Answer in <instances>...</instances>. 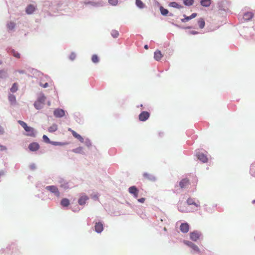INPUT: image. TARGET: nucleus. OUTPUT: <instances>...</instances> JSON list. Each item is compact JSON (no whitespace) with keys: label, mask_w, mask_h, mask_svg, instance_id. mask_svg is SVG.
Listing matches in <instances>:
<instances>
[{"label":"nucleus","mask_w":255,"mask_h":255,"mask_svg":"<svg viewBox=\"0 0 255 255\" xmlns=\"http://www.w3.org/2000/svg\"><path fill=\"white\" fill-rule=\"evenodd\" d=\"M17 90H18V84L16 83L13 84L11 88L10 89V92L12 93L16 92L17 91Z\"/></svg>","instance_id":"nucleus-29"},{"label":"nucleus","mask_w":255,"mask_h":255,"mask_svg":"<svg viewBox=\"0 0 255 255\" xmlns=\"http://www.w3.org/2000/svg\"><path fill=\"white\" fill-rule=\"evenodd\" d=\"M201 234L198 231H194L190 233V237L193 241H197L200 237Z\"/></svg>","instance_id":"nucleus-5"},{"label":"nucleus","mask_w":255,"mask_h":255,"mask_svg":"<svg viewBox=\"0 0 255 255\" xmlns=\"http://www.w3.org/2000/svg\"><path fill=\"white\" fill-rule=\"evenodd\" d=\"M187 203L189 205H194L196 207L200 206L199 202L198 201L196 202L195 200L191 198H189L187 199Z\"/></svg>","instance_id":"nucleus-17"},{"label":"nucleus","mask_w":255,"mask_h":255,"mask_svg":"<svg viewBox=\"0 0 255 255\" xmlns=\"http://www.w3.org/2000/svg\"><path fill=\"white\" fill-rule=\"evenodd\" d=\"M186 28L190 29V28H191V27L190 26H188V27H186Z\"/></svg>","instance_id":"nucleus-55"},{"label":"nucleus","mask_w":255,"mask_h":255,"mask_svg":"<svg viewBox=\"0 0 255 255\" xmlns=\"http://www.w3.org/2000/svg\"><path fill=\"white\" fill-rule=\"evenodd\" d=\"M6 150V147L5 146L0 144V150L4 151Z\"/></svg>","instance_id":"nucleus-46"},{"label":"nucleus","mask_w":255,"mask_h":255,"mask_svg":"<svg viewBox=\"0 0 255 255\" xmlns=\"http://www.w3.org/2000/svg\"><path fill=\"white\" fill-rule=\"evenodd\" d=\"M88 199L89 198L87 196L85 195H82L78 200V203L80 205H83L86 203Z\"/></svg>","instance_id":"nucleus-19"},{"label":"nucleus","mask_w":255,"mask_h":255,"mask_svg":"<svg viewBox=\"0 0 255 255\" xmlns=\"http://www.w3.org/2000/svg\"><path fill=\"white\" fill-rule=\"evenodd\" d=\"M160 10L161 13L163 15H166L168 13V10L167 9L164 8L162 6H160Z\"/></svg>","instance_id":"nucleus-35"},{"label":"nucleus","mask_w":255,"mask_h":255,"mask_svg":"<svg viewBox=\"0 0 255 255\" xmlns=\"http://www.w3.org/2000/svg\"><path fill=\"white\" fill-rule=\"evenodd\" d=\"M8 100L11 104H14L16 103L15 96L12 94H9L8 96Z\"/></svg>","instance_id":"nucleus-25"},{"label":"nucleus","mask_w":255,"mask_h":255,"mask_svg":"<svg viewBox=\"0 0 255 255\" xmlns=\"http://www.w3.org/2000/svg\"><path fill=\"white\" fill-rule=\"evenodd\" d=\"M57 129V126L56 124H53L48 128L49 132H54Z\"/></svg>","instance_id":"nucleus-30"},{"label":"nucleus","mask_w":255,"mask_h":255,"mask_svg":"<svg viewBox=\"0 0 255 255\" xmlns=\"http://www.w3.org/2000/svg\"><path fill=\"white\" fill-rule=\"evenodd\" d=\"M15 27V23L13 22H9L7 24V27L9 29L12 30Z\"/></svg>","instance_id":"nucleus-38"},{"label":"nucleus","mask_w":255,"mask_h":255,"mask_svg":"<svg viewBox=\"0 0 255 255\" xmlns=\"http://www.w3.org/2000/svg\"><path fill=\"white\" fill-rule=\"evenodd\" d=\"M92 60L94 63H98L99 62V58L97 55H93L92 57Z\"/></svg>","instance_id":"nucleus-40"},{"label":"nucleus","mask_w":255,"mask_h":255,"mask_svg":"<svg viewBox=\"0 0 255 255\" xmlns=\"http://www.w3.org/2000/svg\"><path fill=\"white\" fill-rule=\"evenodd\" d=\"M46 189L51 193L54 194L57 197H59L60 192L57 187L55 186H47L46 187Z\"/></svg>","instance_id":"nucleus-3"},{"label":"nucleus","mask_w":255,"mask_h":255,"mask_svg":"<svg viewBox=\"0 0 255 255\" xmlns=\"http://www.w3.org/2000/svg\"><path fill=\"white\" fill-rule=\"evenodd\" d=\"M185 243L191 248L194 251L200 253V250L197 246H196L195 244H193V243L189 242V241H186L185 242Z\"/></svg>","instance_id":"nucleus-14"},{"label":"nucleus","mask_w":255,"mask_h":255,"mask_svg":"<svg viewBox=\"0 0 255 255\" xmlns=\"http://www.w3.org/2000/svg\"><path fill=\"white\" fill-rule=\"evenodd\" d=\"M11 54L15 57L16 58H20V54L18 52L14 50H11Z\"/></svg>","instance_id":"nucleus-33"},{"label":"nucleus","mask_w":255,"mask_h":255,"mask_svg":"<svg viewBox=\"0 0 255 255\" xmlns=\"http://www.w3.org/2000/svg\"><path fill=\"white\" fill-rule=\"evenodd\" d=\"M35 10V6L33 4L28 5L26 8V12L27 14H31Z\"/></svg>","instance_id":"nucleus-20"},{"label":"nucleus","mask_w":255,"mask_h":255,"mask_svg":"<svg viewBox=\"0 0 255 255\" xmlns=\"http://www.w3.org/2000/svg\"><path fill=\"white\" fill-rule=\"evenodd\" d=\"M189 34H193V35L197 34H198V32H197L196 31L192 30V31H191L189 32Z\"/></svg>","instance_id":"nucleus-49"},{"label":"nucleus","mask_w":255,"mask_h":255,"mask_svg":"<svg viewBox=\"0 0 255 255\" xmlns=\"http://www.w3.org/2000/svg\"><path fill=\"white\" fill-rule=\"evenodd\" d=\"M189 184L190 181L187 178L182 179L179 183V185L181 189L187 188Z\"/></svg>","instance_id":"nucleus-4"},{"label":"nucleus","mask_w":255,"mask_h":255,"mask_svg":"<svg viewBox=\"0 0 255 255\" xmlns=\"http://www.w3.org/2000/svg\"><path fill=\"white\" fill-rule=\"evenodd\" d=\"M5 71L3 70H0V78H2L4 77Z\"/></svg>","instance_id":"nucleus-45"},{"label":"nucleus","mask_w":255,"mask_h":255,"mask_svg":"<svg viewBox=\"0 0 255 255\" xmlns=\"http://www.w3.org/2000/svg\"><path fill=\"white\" fill-rule=\"evenodd\" d=\"M68 131H70L73 136L75 137L78 139L80 142H84V139L78 133H77L76 131L72 129L71 128H68Z\"/></svg>","instance_id":"nucleus-7"},{"label":"nucleus","mask_w":255,"mask_h":255,"mask_svg":"<svg viewBox=\"0 0 255 255\" xmlns=\"http://www.w3.org/2000/svg\"><path fill=\"white\" fill-rule=\"evenodd\" d=\"M85 142L88 146H89L91 145V142L89 140H87Z\"/></svg>","instance_id":"nucleus-52"},{"label":"nucleus","mask_w":255,"mask_h":255,"mask_svg":"<svg viewBox=\"0 0 255 255\" xmlns=\"http://www.w3.org/2000/svg\"><path fill=\"white\" fill-rule=\"evenodd\" d=\"M144 47L145 49H148V48L147 45H145Z\"/></svg>","instance_id":"nucleus-54"},{"label":"nucleus","mask_w":255,"mask_h":255,"mask_svg":"<svg viewBox=\"0 0 255 255\" xmlns=\"http://www.w3.org/2000/svg\"><path fill=\"white\" fill-rule=\"evenodd\" d=\"M250 173L252 176L255 177V162L251 166Z\"/></svg>","instance_id":"nucleus-27"},{"label":"nucleus","mask_w":255,"mask_h":255,"mask_svg":"<svg viewBox=\"0 0 255 255\" xmlns=\"http://www.w3.org/2000/svg\"><path fill=\"white\" fill-rule=\"evenodd\" d=\"M254 202H255V201H254Z\"/></svg>","instance_id":"nucleus-58"},{"label":"nucleus","mask_w":255,"mask_h":255,"mask_svg":"<svg viewBox=\"0 0 255 255\" xmlns=\"http://www.w3.org/2000/svg\"><path fill=\"white\" fill-rule=\"evenodd\" d=\"M145 200V199L144 198H141L138 199V201L139 202L142 203H144Z\"/></svg>","instance_id":"nucleus-48"},{"label":"nucleus","mask_w":255,"mask_h":255,"mask_svg":"<svg viewBox=\"0 0 255 255\" xmlns=\"http://www.w3.org/2000/svg\"><path fill=\"white\" fill-rule=\"evenodd\" d=\"M135 3L137 6H138L140 8H142L144 6V4L141 0H136Z\"/></svg>","instance_id":"nucleus-31"},{"label":"nucleus","mask_w":255,"mask_h":255,"mask_svg":"<svg viewBox=\"0 0 255 255\" xmlns=\"http://www.w3.org/2000/svg\"><path fill=\"white\" fill-rule=\"evenodd\" d=\"M54 115L57 118H61L65 115V112L61 109H57L54 111Z\"/></svg>","instance_id":"nucleus-10"},{"label":"nucleus","mask_w":255,"mask_h":255,"mask_svg":"<svg viewBox=\"0 0 255 255\" xmlns=\"http://www.w3.org/2000/svg\"><path fill=\"white\" fill-rule=\"evenodd\" d=\"M4 133V129L0 126V134H2Z\"/></svg>","instance_id":"nucleus-51"},{"label":"nucleus","mask_w":255,"mask_h":255,"mask_svg":"<svg viewBox=\"0 0 255 255\" xmlns=\"http://www.w3.org/2000/svg\"><path fill=\"white\" fill-rule=\"evenodd\" d=\"M19 72L20 73H23V72L22 71H19Z\"/></svg>","instance_id":"nucleus-56"},{"label":"nucleus","mask_w":255,"mask_h":255,"mask_svg":"<svg viewBox=\"0 0 255 255\" xmlns=\"http://www.w3.org/2000/svg\"><path fill=\"white\" fill-rule=\"evenodd\" d=\"M180 230L182 233H186L189 231V226L186 223H182L180 226Z\"/></svg>","instance_id":"nucleus-13"},{"label":"nucleus","mask_w":255,"mask_h":255,"mask_svg":"<svg viewBox=\"0 0 255 255\" xmlns=\"http://www.w3.org/2000/svg\"><path fill=\"white\" fill-rule=\"evenodd\" d=\"M42 137H43V140L45 142H46V143H50L51 142L49 138L46 135H44Z\"/></svg>","instance_id":"nucleus-42"},{"label":"nucleus","mask_w":255,"mask_h":255,"mask_svg":"<svg viewBox=\"0 0 255 255\" xmlns=\"http://www.w3.org/2000/svg\"><path fill=\"white\" fill-rule=\"evenodd\" d=\"M72 151L76 153H83V148L82 147H79L73 149Z\"/></svg>","instance_id":"nucleus-34"},{"label":"nucleus","mask_w":255,"mask_h":255,"mask_svg":"<svg viewBox=\"0 0 255 255\" xmlns=\"http://www.w3.org/2000/svg\"><path fill=\"white\" fill-rule=\"evenodd\" d=\"M197 15V14L196 13H193L190 15V17H191V19H193V18H195V17H196Z\"/></svg>","instance_id":"nucleus-50"},{"label":"nucleus","mask_w":255,"mask_h":255,"mask_svg":"<svg viewBox=\"0 0 255 255\" xmlns=\"http://www.w3.org/2000/svg\"><path fill=\"white\" fill-rule=\"evenodd\" d=\"M197 22H198L199 27L201 29H202L204 27L205 25V22L204 19L203 18H200L198 20Z\"/></svg>","instance_id":"nucleus-24"},{"label":"nucleus","mask_w":255,"mask_h":255,"mask_svg":"<svg viewBox=\"0 0 255 255\" xmlns=\"http://www.w3.org/2000/svg\"><path fill=\"white\" fill-rule=\"evenodd\" d=\"M111 35L114 38H117L119 35V33L117 30H113L111 32Z\"/></svg>","instance_id":"nucleus-36"},{"label":"nucleus","mask_w":255,"mask_h":255,"mask_svg":"<svg viewBox=\"0 0 255 255\" xmlns=\"http://www.w3.org/2000/svg\"><path fill=\"white\" fill-rule=\"evenodd\" d=\"M18 123L24 129V130L27 132V135L28 136L34 137L35 136V132L33 128L30 127H28L27 124L23 121L19 120Z\"/></svg>","instance_id":"nucleus-1"},{"label":"nucleus","mask_w":255,"mask_h":255,"mask_svg":"<svg viewBox=\"0 0 255 255\" xmlns=\"http://www.w3.org/2000/svg\"><path fill=\"white\" fill-rule=\"evenodd\" d=\"M253 16L254 13L253 12H247L244 14L243 18L245 20L248 21L251 20Z\"/></svg>","instance_id":"nucleus-21"},{"label":"nucleus","mask_w":255,"mask_h":255,"mask_svg":"<svg viewBox=\"0 0 255 255\" xmlns=\"http://www.w3.org/2000/svg\"><path fill=\"white\" fill-rule=\"evenodd\" d=\"M197 156L198 159L204 163L207 162L208 161V158L207 156L202 153H198L197 154Z\"/></svg>","instance_id":"nucleus-16"},{"label":"nucleus","mask_w":255,"mask_h":255,"mask_svg":"<svg viewBox=\"0 0 255 255\" xmlns=\"http://www.w3.org/2000/svg\"><path fill=\"white\" fill-rule=\"evenodd\" d=\"M46 100V97L42 95L38 98V100L35 102L34 105L36 109H41L44 104Z\"/></svg>","instance_id":"nucleus-2"},{"label":"nucleus","mask_w":255,"mask_h":255,"mask_svg":"<svg viewBox=\"0 0 255 255\" xmlns=\"http://www.w3.org/2000/svg\"><path fill=\"white\" fill-rule=\"evenodd\" d=\"M103 225L101 222L96 223L95 226V230L98 233H101L103 230Z\"/></svg>","instance_id":"nucleus-15"},{"label":"nucleus","mask_w":255,"mask_h":255,"mask_svg":"<svg viewBox=\"0 0 255 255\" xmlns=\"http://www.w3.org/2000/svg\"><path fill=\"white\" fill-rule=\"evenodd\" d=\"M169 6L172 7L177 8H181L183 7L182 6L179 5L176 2H171L169 3Z\"/></svg>","instance_id":"nucleus-26"},{"label":"nucleus","mask_w":255,"mask_h":255,"mask_svg":"<svg viewBox=\"0 0 255 255\" xmlns=\"http://www.w3.org/2000/svg\"><path fill=\"white\" fill-rule=\"evenodd\" d=\"M200 3H201V4L203 6L208 7L210 5L211 3V0H201Z\"/></svg>","instance_id":"nucleus-22"},{"label":"nucleus","mask_w":255,"mask_h":255,"mask_svg":"<svg viewBox=\"0 0 255 255\" xmlns=\"http://www.w3.org/2000/svg\"><path fill=\"white\" fill-rule=\"evenodd\" d=\"M149 116L150 114L148 112H142L139 115V120L142 122L145 121L149 118Z\"/></svg>","instance_id":"nucleus-6"},{"label":"nucleus","mask_w":255,"mask_h":255,"mask_svg":"<svg viewBox=\"0 0 255 255\" xmlns=\"http://www.w3.org/2000/svg\"><path fill=\"white\" fill-rule=\"evenodd\" d=\"M163 55L161 51L159 50H157L154 52V58L156 61H159L162 58Z\"/></svg>","instance_id":"nucleus-18"},{"label":"nucleus","mask_w":255,"mask_h":255,"mask_svg":"<svg viewBox=\"0 0 255 255\" xmlns=\"http://www.w3.org/2000/svg\"><path fill=\"white\" fill-rule=\"evenodd\" d=\"M50 143H51L52 144L54 145H63V144L61 143V142H55V141H51Z\"/></svg>","instance_id":"nucleus-44"},{"label":"nucleus","mask_w":255,"mask_h":255,"mask_svg":"<svg viewBox=\"0 0 255 255\" xmlns=\"http://www.w3.org/2000/svg\"><path fill=\"white\" fill-rule=\"evenodd\" d=\"M76 57V55L74 53H72L70 55V59L72 60H73L75 59Z\"/></svg>","instance_id":"nucleus-43"},{"label":"nucleus","mask_w":255,"mask_h":255,"mask_svg":"<svg viewBox=\"0 0 255 255\" xmlns=\"http://www.w3.org/2000/svg\"><path fill=\"white\" fill-rule=\"evenodd\" d=\"M84 4H85V5H88V4H91L93 6H96L97 4L96 2H93V1H84L83 2Z\"/></svg>","instance_id":"nucleus-41"},{"label":"nucleus","mask_w":255,"mask_h":255,"mask_svg":"<svg viewBox=\"0 0 255 255\" xmlns=\"http://www.w3.org/2000/svg\"><path fill=\"white\" fill-rule=\"evenodd\" d=\"M108 2L112 5L116 6L118 4V0H108Z\"/></svg>","instance_id":"nucleus-39"},{"label":"nucleus","mask_w":255,"mask_h":255,"mask_svg":"<svg viewBox=\"0 0 255 255\" xmlns=\"http://www.w3.org/2000/svg\"><path fill=\"white\" fill-rule=\"evenodd\" d=\"M40 85L43 88H47L48 87V83H45V84H43L42 83L40 84Z\"/></svg>","instance_id":"nucleus-47"},{"label":"nucleus","mask_w":255,"mask_h":255,"mask_svg":"<svg viewBox=\"0 0 255 255\" xmlns=\"http://www.w3.org/2000/svg\"><path fill=\"white\" fill-rule=\"evenodd\" d=\"M68 131H70L73 136L75 137L78 139L80 142H84V139L78 133H77L76 131L72 129L71 128H68Z\"/></svg>","instance_id":"nucleus-9"},{"label":"nucleus","mask_w":255,"mask_h":255,"mask_svg":"<svg viewBox=\"0 0 255 255\" xmlns=\"http://www.w3.org/2000/svg\"><path fill=\"white\" fill-rule=\"evenodd\" d=\"M128 191L130 194H132L135 198H136L138 197V191L134 186L129 187Z\"/></svg>","instance_id":"nucleus-12"},{"label":"nucleus","mask_w":255,"mask_h":255,"mask_svg":"<svg viewBox=\"0 0 255 255\" xmlns=\"http://www.w3.org/2000/svg\"><path fill=\"white\" fill-rule=\"evenodd\" d=\"M68 131H70L73 136L75 137L78 139L80 142H84V139L78 133H77L76 131L72 129L71 128H68Z\"/></svg>","instance_id":"nucleus-8"},{"label":"nucleus","mask_w":255,"mask_h":255,"mask_svg":"<svg viewBox=\"0 0 255 255\" xmlns=\"http://www.w3.org/2000/svg\"><path fill=\"white\" fill-rule=\"evenodd\" d=\"M4 174V172L3 171H0V177Z\"/></svg>","instance_id":"nucleus-53"},{"label":"nucleus","mask_w":255,"mask_h":255,"mask_svg":"<svg viewBox=\"0 0 255 255\" xmlns=\"http://www.w3.org/2000/svg\"><path fill=\"white\" fill-rule=\"evenodd\" d=\"M70 204L69 200L67 198H63L61 201V205L63 207H68Z\"/></svg>","instance_id":"nucleus-23"},{"label":"nucleus","mask_w":255,"mask_h":255,"mask_svg":"<svg viewBox=\"0 0 255 255\" xmlns=\"http://www.w3.org/2000/svg\"><path fill=\"white\" fill-rule=\"evenodd\" d=\"M28 148L31 151H36L39 149V145L37 142H32L29 145Z\"/></svg>","instance_id":"nucleus-11"},{"label":"nucleus","mask_w":255,"mask_h":255,"mask_svg":"<svg viewBox=\"0 0 255 255\" xmlns=\"http://www.w3.org/2000/svg\"><path fill=\"white\" fill-rule=\"evenodd\" d=\"M2 63V62L1 61H0V65Z\"/></svg>","instance_id":"nucleus-57"},{"label":"nucleus","mask_w":255,"mask_h":255,"mask_svg":"<svg viewBox=\"0 0 255 255\" xmlns=\"http://www.w3.org/2000/svg\"><path fill=\"white\" fill-rule=\"evenodd\" d=\"M194 0H183V3L185 5L191 6L194 3Z\"/></svg>","instance_id":"nucleus-32"},{"label":"nucleus","mask_w":255,"mask_h":255,"mask_svg":"<svg viewBox=\"0 0 255 255\" xmlns=\"http://www.w3.org/2000/svg\"><path fill=\"white\" fill-rule=\"evenodd\" d=\"M183 16L184 17V18L181 19V21L182 22H186V21H188L191 19L190 16H188L184 14L183 15Z\"/></svg>","instance_id":"nucleus-37"},{"label":"nucleus","mask_w":255,"mask_h":255,"mask_svg":"<svg viewBox=\"0 0 255 255\" xmlns=\"http://www.w3.org/2000/svg\"><path fill=\"white\" fill-rule=\"evenodd\" d=\"M143 176L145 178L147 179L150 180H155L154 177H153L152 175H151L149 173H144Z\"/></svg>","instance_id":"nucleus-28"}]
</instances>
